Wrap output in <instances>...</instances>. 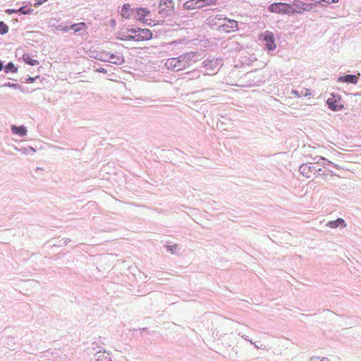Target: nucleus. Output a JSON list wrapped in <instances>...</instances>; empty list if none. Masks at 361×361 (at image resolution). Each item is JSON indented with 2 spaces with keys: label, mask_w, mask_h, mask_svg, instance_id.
Returning a JSON list of instances; mask_svg holds the SVG:
<instances>
[{
  "label": "nucleus",
  "mask_w": 361,
  "mask_h": 361,
  "mask_svg": "<svg viewBox=\"0 0 361 361\" xmlns=\"http://www.w3.org/2000/svg\"><path fill=\"white\" fill-rule=\"evenodd\" d=\"M358 81V77L355 75H346L340 76L338 78V82H346L350 84H357Z\"/></svg>",
  "instance_id": "9b49d317"
},
{
  "label": "nucleus",
  "mask_w": 361,
  "mask_h": 361,
  "mask_svg": "<svg viewBox=\"0 0 361 361\" xmlns=\"http://www.w3.org/2000/svg\"><path fill=\"white\" fill-rule=\"evenodd\" d=\"M255 73H256V72H250V73H246V75H245V78H249V79H250V78H255V75H255Z\"/></svg>",
  "instance_id": "473e14b6"
},
{
  "label": "nucleus",
  "mask_w": 361,
  "mask_h": 361,
  "mask_svg": "<svg viewBox=\"0 0 361 361\" xmlns=\"http://www.w3.org/2000/svg\"><path fill=\"white\" fill-rule=\"evenodd\" d=\"M9 14H11V13H17L18 12V10H14V9H8L6 11Z\"/></svg>",
  "instance_id": "f704fd0d"
},
{
  "label": "nucleus",
  "mask_w": 361,
  "mask_h": 361,
  "mask_svg": "<svg viewBox=\"0 0 361 361\" xmlns=\"http://www.w3.org/2000/svg\"><path fill=\"white\" fill-rule=\"evenodd\" d=\"M319 357H315V356H313L310 359V361H316L317 360H318Z\"/></svg>",
  "instance_id": "e433bc0d"
},
{
  "label": "nucleus",
  "mask_w": 361,
  "mask_h": 361,
  "mask_svg": "<svg viewBox=\"0 0 361 361\" xmlns=\"http://www.w3.org/2000/svg\"><path fill=\"white\" fill-rule=\"evenodd\" d=\"M94 358L96 361H112L111 357L109 353L106 352H98L95 354Z\"/></svg>",
  "instance_id": "dca6fc26"
},
{
  "label": "nucleus",
  "mask_w": 361,
  "mask_h": 361,
  "mask_svg": "<svg viewBox=\"0 0 361 361\" xmlns=\"http://www.w3.org/2000/svg\"><path fill=\"white\" fill-rule=\"evenodd\" d=\"M180 43H181V42H178V41H173V42H172L169 43V45H170V46H172V45H176V44H180Z\"/></svg>",
  "instance_id": "c9c22d12"
},
{
  "label": "nucleus",
  "mask_w": 361,
  "mask_h": 361,
  "mask_svg": "<svg viewBox=\"0 0 361 361\" xmlns=\"http://www.w3.org/2000/svg\"><path fill=\"white\" fill-rule=\"evenodd\" d=\"M47 1V0H42V2H45V1Z\"/></svg>",
  "instance_id": "49530a36"
},
{
  "label": "nucleus",
  "mask_w": 361,
  "mask_h": 361,
  "mask_svg": "<svg viewBox=\"0 0 361 361\" xmlns=\"http://www.w3.org/2000/svg\"><path fill=\"white\" fill-rule=\"evenodd\" d=\"M264 41L267 49L270 51L274 50L276 47L274 42V36L271 32H266L264 33Z\"/></svg>",
  "instance_id": "1a4fd4ad"
},
{
  "label": "nucleus",
  "mask_w": 361,
  "mask_h": 361,
  "mask_svg": "<svg viewBox=\"0 0 361 361\" xmlns=\"http://www.w3.org/2000/svg\"><path fill=\"white\" fill-rule=\"evenodd\" d=\"M149 11L146 8H139L137 9V13L135 18L138 20H142L144 17L149 15Z\"/></svg>",
  "instance_id": "f3484780"
},
{
  "label": "nucleus",
  "mask_w": 361,
  "mask_h": 361,
  "mask_svg": "<svg viewBox=\"0 0 361 361\" xmlns=\"http://www.w3.org/2000/svg\"><path fill=\"white\" fill-rule=\"evenodd\" d=\"M23 60L25 63L29 64L30 66H37L39 64V61L35 59H31L30 56L28 54H25L23 55Z\"/></svg>",
  "instance_id": "aec40b11"
},
{
  "label": "nucleus",
  "mask_w": 361,
  "mask_h": 361,
  "mask_svg": "<svg viewBox=\"0 0 361 361\" xmlns=\"http://www.w3.org/2000/svg\"><path fill=\"white\" fill-rule=\"evenodd\" d=\"M291 6L290 4L285 3H274L269 5V11L276 13H289Z\"/></svg>",
  "instance_id": "423d86ee"
},
{
  "label": "nucleus",
  "mask_w": 361,
  "mask_h": 361,
  "mask_svg": "<svg viewBox=\"0 0 361 361\" xmlns=\"http://www.w3.org/2000/svg\"><path fill=\"white\" fill-rule=\"evenodd\" d=\"M33 11V9L31 8H26L25 6L20 7L18 12H20L23 14H30Z\"/></svg>",
  "instance_id": "c756f323"
},
{
  "label": "nucleus",
  "mask_w": 361,
  "mask_h": 361,
  "mask_svg": "<svg viewBox=\"0 0 361 361\" xmlns=\"http://www.w3.org/2000/svg\"><path fill=\"white\" fill-rule=\"evenodd\" d=\"M59 30L63 31V32H68L71 30L70 26H63V25H59L58 28Z\"/></svg>",
  "instance_id": "7c9ffc66"
},
{
  "label": "nucleus",
  "mask_w": 361,
  "mask_h": 361,
  "mask_svg": "<svg viewBox=\"0 0 361 361\" xmlns=\"http://www.w3.org/2000/svg\"><path fill=\"white\" fill-rule=\"evenodd\" d=\"M189 80L197 79L200 77L201 71L198 69L193 70L192 71L188 72L185 73Z\"/></svg>",
  "instance_id": "412c9836"
},
{
  "label": "nucleus",
  "mask_w": 361,
  "mask_h": 361,
  "mask_svg": "<svg viewBox=\"0 0 361 361\" xmlns=\"http://www.w3.org/2000/svg\"><path fill=\"white\" fill-rule=\"evenodd\" d=\"M294 5L298 8H302L303 9L304 11H309L310 9V5H307V4H305V3L302 2V1H296L295 3H294Z\"/></svg>",
  "instance_id": "b1692460"
},
{
  "label": "nucleus",
  "mask_w": 361,
  "mask_h": 361,
  "mask_svg": "<svg viewBox=\"0 0 361 361\" xmlns=\"http://www.w3.org/2000/svg\"><path fill=\"white\" fill-rule=\"evenodd\" d=\"M166 247L167 251L172 254H176L178 252L177 250H179L178 245L177 244H174L173 245H166Z\"/></svg>",
  "instance_id": "bb28decb"
},
{
  "label": "nucleus",
  "mask_w": 361,
  "mask_h": 361,
  "mask_svg": "<svg viewBox=\"0 0 361 361\" xmlns=\"http://www.w3.org/2000/svg\"><path fill=\"white\" fill-rule=\"evenodd\" d=\"M126 35H133V34L127 32V33L126 34H123L121 37H124V36H126Z\"/></svg>",
  "instance_id": "ea45409f"
},
{
  "label": "nucleus",
  "mask_w": 361,
  "mask_h": 361,
  "mask_svg": "<svg viewBox=\"0 0 361 361\" xmlns=\"http://www.w3.org/2000/svg\"><path fill=\"white\" fill-rule=\"evenodd\" d=\"M238 335H239V336H240L243 339H245V340H246V341H249L250 343L254 344V345H255V347L256 348H257V349H263V348H262V345H257L255 343H254V342L252 341V340L249 339V338H248V337H247L246 335H245V334H241V333H238Z\"/></svg>",
  "instance_id": "cd10ccee"
},
{
  "label": "nucleus",
  "mask_w": 361,
  "mask_h": 361,
  "mask_svg": "<svg viewBox=\"0 0 361 361\" xmlns=\"http://www.w3.org/2000/svg\"><path fill=\"white\" fill-rule=\"evenodd\" d=\"M128 32L133 34V35H126L124 37H119L121 40H134L145 41L149 40L152 37V32L149 29L130 28L128 29Z\"/></svg>",
  "instance_id": "7ed1b4c3"
},
{
  "label": "nucleus",
  "mask_w": 361,
  "mask_h": 361,
  "mask_svg": "<svg viewBox=\"0 0 361 361\" xmlns=\"http://www.w3.org/2000/svg\"><path fill=\"white\" fill-rule=\"evenodd\" d=\"M183 8L186 10H192L200 8L201 5L200 4L199 0H189L184 4Z\"/></svg>",
  "instance_id": "4468645a"
},
{
  "label": "nucleus",
  "mask_w": 361,
  "mask_h": 361,
  "mask_svg": "<svg viewBox=\"0 0 361 361\" xmlns=\"http://www.w3.org/2000/svg\"><path fill=\"white\" fill-rule=\"evenodd\" d=\"M5 73H17L18 68L15 66V65L12 62L8 63L4 67Z\"/></svg>",
  "instance_id": "4be33fe9"
},
{
  "label": "nucleus",
  "mask_w": 361,
  "mask_h": 361,
  "mask_svg": "<svg viewBox=\"0 0 361 361\" xmlns=\"http://www.w3.org/2000/svg\"><path fill=\"white\" fill-rule=\"evenodd\" d=\"M16 149L20 151L21 153L25 154H30L31 152H35V149H34L31 147H21L20 149L16 147Z\"/></svg>",
  "instance_id": "393cba45"
},
{
  "label": "nucleus",
  "mask_w": 361,
  "mask_h": 361,
  "mask_svg": "<svg viewBox=\"0 0 361 361\" xmlns=\"http://www.w3.org/2000/svg\"><path fill=\"white\" fill-rule=\"evenodd\" d=\"M201 8L212 5H216L217 0H199Z\"/></svg>",
  "instance_id": "5701e85b"
},
{
  "label": "nucleus",
  "mask_w": 361,
  "mask_h": 361,
  "mask_svg": "<svg viewBox=\"0 0 361 361\" xmlns=\"http://www.w3.org/2000/svg\"><path fill=\"white\" fill-rule=\"evenodd\" d=\"M200 55L197 52L190 51L178 57L168 59L165 66L171 71H179L189 68L192 63L197 61Z\"/></svg>",
  "instance_id": "f257e3e1"
},
{
  "label": "nucleus",
  "mask_w": 361,
  "mask_h": 361,
  "mask_svg": "<svg viewBox=\"0 0 361 361\" xmlns=\"http://www.w3.org/2000/svg\"><path fill=\"white\" fill-rule=\"evenodd\" d=\"M4 68V64L1 61H0V71Z\"/></svg>",
  "instance_id": "58836bf2"
},
{
  "label": "nucleus",
  "mask_w": 361,
  "mask_h": 361,
  "mask_svg": "<svg viewBox=\"0 0 361 361\" xmlns=\"http://www.w3.org/2000/svg\"><path fill=\"white\" fill-rule=\"evenodd\" d=\"M224 23L219 25V30L224 32L238 30V22L233 19L224 18Z\"/></svg>",
  "instance_id": "0eeeda50"
},
{
  "label": "nucleus",
  "mask_w": 361,
  "mask_h": 361,
  "mask_svg": "<svg viewBox=\"0 0 361 361\" xmlns=\"http://www.w3.org/2000/svg\"><path fill=\"white\" fill-rule=\"evenodd\" d=\"M4 86H7V87H11V88H18L19 87V85L17 84V83H10V82H8V83H6L4 85Z\"/></svg>",
  "instance_id": "2f4dec72"
},
{
  "label": "nucleus",
  "mask_w": 361,
  "mask_h": 361,
  "mask_svg": "<svg viewBox=\"0 0 361 361\" xmlns=\"http://www.w3.org/2000/svg\"><path fill=\"white\" fill-rule=\"evenodd\" d=\"M108 55H109V53H106V52L99 53L97 54V59L99 61L109 63Z\"/></svg>",
  "instance_id": "a878e982"
},
{
  "label": "nucleus",
  "mask_w": 361,
  "mask_h": 361,
  "mask_svg": "<svg viewBox=\"0 0 361 361\" xmlns=\"http://www.w3.org/2000/svg\"><path fill=\"white\" fill-rule=\"evenodd\" d=\"M313 160L314 161L313 163L304 164L300 166L299 171L303 176L310 178L312 174H315L317 172L320 171L322 169L320 168H317L316 164L322 165L324 161H327V163L331 166L336 168L338 167L336 164L328 161L323 157H316Z\"/></svg>",
  "instance_id": "f03ea898"
},
{
  "label": "nucleus",
  "mask_w": 361,
  "mask_h": 361,
  "mask_svg": "<svg viewBox=\"0 0 361 361\" xmlns=\"http://www.w3.org/2000/svg\"><path fill=\"white\" fill-rule=\"evenodd\" d=\"M326 103L329 108L333 111H340L343 108V105L341 103L340 98L336 99L334 95L332 97L327 99Z\"/></svg>",
  "instance_id": "6e6552de"
},
{
  "label": "nucleus",
  "mask_w": 361,
  "mask_h": 361,
  "mask_svg": "<svg viewBox=\"0 0 361 361\" xmlns=\"http://www.w3.org/2000/svg\"><path fill=\"white\" fill-rule=\"evenodd\" d=\"M326 226L331 228H336L339 226L344 228L346 226V224L343 219L338 218L336 220L329 221Z\"/></svg>",
  "instance_id": "ddd939ff"
},
{
  "label": "nucleus",
  "mask_w": 361,
  "mask_h": 361,
  "mask_svg": "<svg viewBox=\"0 0 361 361\" xmlns=\"http://www.w3.org/2000/svg\"><path fill=\"white\" fill-rule=\"evenodd\" d=\"M133 11L134 9L130 8L129 4H125L121 8V16L122 18L128 19L130 18Z\"/></svg>",
  "instance_id": "f8f14e48"
},
{
  "label": "nucleus",
  "mask_w": 361,
  "mask_h": 361,
  "mask_svg": "<svg viewBox=\"0 0 361 361\" xmlns=\"http://www.w3.org/2000/svg\"><path fill=\"white\" fill-rule=\"evenodd\" d=\"M115 23V20H112L111 24H114Z\"/></svg>",
  "instance_id": "c03bdc74"
},
{
  "label": "nucleus",
  "mask_w": 361,
  "mask_h": 361,
  "mask_svg": "<svg viewBox=\"0 0 361 361\" xmlns=\"http://www.w3.org/2000/svg\"><path fill=\"white\" fill-rule=\"evenodd\" d=\"M320 361H329L326 357H322Z\"/></svg>",
  "instance_id": "a19ab883"
},
{
  "label": "nucleus",
  "mask_w": 361,
  "mask_h": 361,
  "mask_svg": "<svg viewBox=\"0 0 361 361\" xmlns=\"http://www.w3.org/2000/svg\"><path fill=\"white\" fill-rule=\"evenodd\" d=\"M222 66V61L219 59H207L203 62V66L206 68L205 75H213L216 73L219 66Z\"/></svg>",
  "instance_id": "39448f33"
},
{
  "label": "nucleus",
  "mask_w": 361,
  "mask_h": 361,
  "mask_svg": "<svg viewBox=\"0 0 361 361\" xmlns=\"http://www.w3.org/2000/svg\"><path fill=\"white\" fill-rule=\"evenodd\" d=\"M292 94L295 95L296 97H299V94H298V91H296V90H293Z\"/></svg>",
  "instance_id": "4c0bfd02"
},
{
  "label": "nucleus",
  "mask_w": 361,
  "mask_h": 361,
  "mask_svg": "<svg viewBox=\"0 0 361 361\" xmlns=\"http://www.w3.org/2000/svg\"><path fill=\"white\" fill-rule=\"evenodd\" d=\"M8 31V27L3 21H0V35H4Z\"/></svg>",
  "instance_id": "c85d7f7f"
},
{
  "label": "nucleus",
  "mask_w": 361,
  "mask_h": 361,
  "mask_svg": "<svg viewBox=\"0 0 361 361\" xmlns=\"http://www.w3.org/2000/svg\"><path fill=\"white\" fill-rule=\"evenodd\" d=\"M100 73L104 72V70L99 71Z\"/></svg>",
  "instance_id": "a18cd8bd"
},
{
  "label": "nucleus",
  "mask_w": 361,
  "mask_h": 361,
  "mask_svg": "<svg viewBox=\"0 0 361 361\" xmlns=\"http://www.w3.org/2000/svg\"><path fill=\"white\" fill-rule=\"evenodd\" d=\"M68 241H70L68 238L65 240L64 243L66 244Z\"/></svg>",
  "instance_id": "79ce46f5"
},
{
  "label": "nucleus",
  "mask_w": 361,
  "mask_h": 361,
  "mask_svg": "<svg viewBox=\"0 0 361 361\" xmlns=\"http://www.w3.org/2000/svg\"><path fill=\"white\" fill-rule=\"evenodd\" d=\"M70 28L71 30H73L74 32H78L85 30L87 29V25L85 23H79L70 25Z\"/></svg>",
  "instance_id": "a211bd4d"
},
{
  "label": "nucleus",
  "mask_w": 361,
  "mask_h": 361,
  "mask_svg": "<svg viewBox=\"0 0 361 361\" xmlns=\"http://www.w3.org/2000/svg\"><path fill=\"white\" fill-rule=\"evenodd\" d=\"M224 16L223 15H216V16H209L207 19V24L208 25H216V20H224Z\"/></svg>",
  "instance_id": "6ab92c4d"
},
{
  "label": "nucleus",
  "mask_w": 361,
  "mask_h": 361,
  "mask_svg": "<svg viewBox=\"0 0 361 361\" xmlns=\"http://www.w3.org/2000/svg\"><path fill=\"white\" fill-rule=\"evenodd\" d=\"M159 13L163 18L171 16L174 10V4L172 0H160Z\"/></svg>",
  "instance_id": "20e7f679"
},
{
  "label": "nucleus",
  "mask_w": 361,
  "mask_h": 361,
  "mask_svg": "<svg viewBox=\"0 0 361 361\" xmlns=\"http://www.w3.org/2000/svg\"><path fill=\"white\" fill-rule=\"evenodd\" d=\"M115 23V20H112L111 24H114Z\"/></svg>",
  "instance_id": "37998d69"
},
{
  "label": "nucleus",
  "mask_w": 361,
  "mask_h": 361,
  "mask_svg": "<svg viewBox=\"0 0 361 361\" xmlns=\"http://www.w3.org/2000/svg\"><path fill=\"white\" fill-rule=\"evenodd\" d=\"M11 129L13 134L18 135L21 137L25 136L27 132L26 128L24 126H16L13 125L11 126Z\"/></svg>",
  "instance_id": "2eb2a0df"
},
{
  "label": "nucleus",
  "mask_w": 361,
  "mask_h": 361,
  "mask_svg": "<svg viewBox=\"0 0 361 361\" xmlns=\"http://www.w3.org/2000/svg\"><path fill=\"white\" fill-rule=\"evenodd\" d=\"M37 77L36 78H33V77H29L27 80H26V82L27 83H32L35 82V79L37 78Z\"/></svg>",
  "instance_id": "72a5a7b5"
},
{
  "label": "nucleus",
  "mask_w": 361,
  "mask_h": 361,
  "mask_svg": "<svg viewBox=\"0 0 361 361\" xmlns=\"http://www.w3.org/2000/svg\"><path fill=\"white\" fill-rule=\"evenodd\" d=\"M109 63L116 64V65H121L124 62V58L123 55L120 53H109L108 55Z\"/></svg>",
  "instance_id": "9d476101"
}]
</instances>
